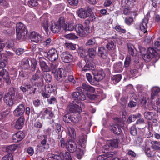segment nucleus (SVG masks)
Wrapping results in <instances>:
<instances>
[{
  "label": "nucleus",
  "mask_w": 160,
  "mask_h": 160,
  "mask_svg": "<svg viewBox=\"0 0 160 160\" xmlns=\"http://www.w3.org/2000/svg\"><path fill=\"white\" fill-rule=\"evenodd\" d=\"M24 123V118L21 116L17 121L15 125V128L17 129H20L23 127Z\"/></svg>",
  "instance_id": "f3484780"
},
{
  "label": "nucleus",
  "mask_w": 160,
  "mask_h": 160,
  "mask_svg": "<svg viewBox=\"0 0 160 160\" xmlns=\"http://www.w3.org/2000/svg\"><path fill=\"white\" fill-rule=\"evenodd\" d=\"M16 31L25 32V26L22 23L19 22L16 24Z\"/></svg>",
  "instance_id": "e433bc0d"
},
{
  "label": "nucleus",
  "mask_w": 160,
  "mask_h": 160,
  "mask_svg": "<svg viewBox=\"0 0 160 160\" xmlns=\"http://www.w3.org/2000/svg\"><path fill=\"white\" fill-rule=\"evenodd\" d=\"M25 108L24 105L21 104L18 106L13 111L14 115L18 117L22 115L25 112Z\"/></svg>",
  "instance_id": "ddd939ff"
},
{
  "label": "nucleus",
  "mask_w": 160,
  "mask_h": 160,
  "mask_svg": "<svg viewBox=\"0 0 160 160\" xmlns=\"http://www.w3.org/2000/svg\"><path fill=\"white\" fill-rule=\"evenodd\" d=\"M131 62V58L130 56H127L124 62V66L125 67H128Z\"/></svg>",
  "instance_id": "864d4df0"
},
{
  "label": "nucleus",
  "mask_w": 160,
  "mask_h": 160,
  "mask_svg": "<svg viewBox=\"0 0 160 160\" xmlns=\"http://www.w3.org/2000/svg\"><path fill=\"white\" fill-rule=\"evenodd\" d=\"M92 72L94 75V79L98 82L102 80L105 75L104 71L102 69L93 70Z\"/></svg>",
  "instance_id": "39448f33"
},
{
  "label": "nucleus",
  "mask_w": 160,
  "mask_h": 160,
  "mask_svg": "<svg viewBox=\"0 0 160 160\" xmlns=\"http://www.w3.org/2000/svg\"><path fill=\"white\" fill-rule=\"evenodd\" d=\"M78 16L81 18H85L88 16L87 14V11L82 8L80 9L78 11Z\"/></svg>",
  "instance_id": "5701e85b"
},
{
  "label": "nucleus",
  "mask_w": 160,
  "mask_h": 160,
  "mask_svg": "<svg viewBox=\"0 0 160 160\" xmlns=\"http://www.w3.org/2000/svg\"><path fill=\"white\" fill-rule=\"evenodd\" d=\"M65 37L68 39L72 40L78 38L75 35L72 33L67 34L65 36Z\"/></svg>",
  "instance_id": "4d7b16f0"
},
{
  "label": "nucleus",
  "mask_w": 160,
  "mask_h": 160,
  "mask_svg": "<svg viewBox=\"0 0 160 160\" xmlns=\"http://www.w3.org/2000/svg\"><path fill=\"white\" fill-rule=\"evenodd\" d=\"M62 156L63 160H72L70 153L68 152H66L64 153H63Z\"/></svg>",
  "instance_id": "6e6d98bb"
},
{
  "label": "nucleus",
  "mask_w": 160,
  "mask_h": 160,
  "mask_svg": "<svg viewBox=\"0 0 160 160\" xmlns=\"http://www.w3.org/2000/svg\"><path fill=\"white\" fill-rule=\"evenodd\" d=\"M7 64V59L6 57L2 58V55L0 53V67H5Z\"/></svg>",
  "instance_id": "37998d69"
},
{
  "label": "nucleus",
  "mask_w": 160,
  "mask_h": 160,
  "mask_svg": "<svg viewBox=\"0 0 160 160\" xmlns=\"http://www.w3.org/2000/svg\"><path fill=\"white\" fill-rule=\"evenodd\" d=\"M74 28V27L73 24L71 23L69 24L68 26L64 23L63 25V29L65 31H72Z\"/></svg>",
  "instance_id": "49530a36"
},
{
  "label": "nucleus",
  "mask_w": 160,
  "mask_h": 160,
  "mask_svg": "<svg viewBox=\"0 0 160 160\" xmlns=\"http://www.w3.org/2000/svg\"><path fill=\"white\" fill-rule=\"evenodd\" d=\"M136 88L138 92V97H140L141 96H142V93L144 92H142V91L143 90V87L141 85H138L136 86Z\"/></svg>",
  "instance_id": "3c124183"
},
{
  "label": "nucleus",
  "mask_w": 160,
  "mask_h": 160,
  "mask_svg": "<svg viewBox=\"0 0 160 160\" xmlns=\"http://www.w3.org/2000/svg\"><path fill=\"white\" fill-rule=\"evenodd\" d=\"M39 64L43 72H48L50 71V68L45 62L42 60H40L39 61Z\"/></svg>",
  "instance_id": "4be33fe9"
},
{
  "label": "nucleus",
  "mask_w": 160,
  "mask_h": 160,
  "mask_svg": "<svg viewBox=\"0 0 160 160\" xmlns=\"http://www.w3.org/2000/svg\"><path fill=\"white\" fill-rule=\"evenodd\" d=\"M2 160H13V156L11 154H8L3 157Z\"/></svg>",
  "instance_id": "680f3d73"
},
{
  "label": "nucleus",
  "mask_w": 160,
  "mask_h": 160,
  "mask_svg": "<svg viewBox=\"0 0 160 160\" xmlns=\"http://www.w3.org/2000/svg\"><path fill=\"white\" fill-rule=\"evenodd\" d=\"M42 74L41 71L38 68L36 72L31 77L30 79L31 82L35 83L37 82L40 79V77H42Z\"/></svg>",
  "instance_id": "2eb2a0df"
},
{
  "label": "nucleus",
  "mask_w": 160,
  "mask_h": 160,
  "mask_svg": "<svg viewBox=\"0 0 160 160\" xmlns=\"http://www.w3.org/2000/svg\"><path fill=\"white\" fill-rule=\"evenodd\" d=\"M73 140L81 146H82V144L84 143L85 141L84 136L82 134L80 135L77 134Z\"/></svg>",
  "instance_id": "aec40b11"
},
{
  "label": "nucleus",
  "mask_w": 160,
  "mask_h": 160,
  "mask_svg": "<svg viewBox=\"0 0 160 160\" xmlns=\"http://www.w3.org/2000/svg\"><path fill=\"white\" fill-rule=\"evenodd\" d=\"M41 82L40 84V85L41 87H43V78L47 82H50L52 80L51 76L49 73L42 74L41 78Z\"/></svg>",
  "instance_id": "dca6fc26"
},
{
  "label": "nucleus",
  "mask_w": 160,
  "mask_h": 160,
  "mask_svg": "<svg viewBox=\"0 0 160 160\" xmlns=\"http://www.w3.org/2000/svg\"><path fill=\"white\" fill-rule=\"evenodd\" d=\"M144 115L145 118L148 120L152 119L154 116V114L153 112L148 111L145 112Z\"/></svg>",
  "instance_id": "ea45409f"
},
{
  "label": "nucleus",
  "mask_w": 160,
  "mask_h": 160,
  "mask_svg": "<svg viewBox=\"0 0 160 160\" xmlns=\"http://www.w3.org/2000/svg\"><path fill=\"white\" fill-rule=\"evenodd\" d=\"M15 91L13 88H10L8 92L5 94L3 100L4 102L10 106H12L14 103Z\"/></svg>",
  "instance_id": "7ed1b4c3"
},
{
  "label": "nucleus",
  "mask_w": 160,
  "mask_h": 160,
  "mask_svg": "<svg viewBox=\"0 0 160 160\" xmlns=\"http://www.w3.org/2000/svg\"><path fill=\"white\" fill-rule=\"evenodd\" d=\"M147 52L151 56L152 58L155 56L157 54V52L156 51L152 48H148Z\"/></svg>",
  "instance_id": "09e8293b"
},
{
  "label": "nucleus",
  "mask_w": 160,
  "mask_h": 160,
  "mask_svg": "<svg viewBox=\"0 0 160 160\" xmlns=\"http://www.w3.org/2000/svg\"><path fill=\"white\" fill-rule=\"evenodd\" d=\"M154 46L157 50L160 52V37L155 42Z\"/></svg>",
  "instance_id": "052dcab7"
},
{
  "label": "nucleus",
  "mask_w": 160,
  "mask_h": 160,
  "mask_svg": "<svg viewBox=\"0 0 160 160\" xmlns=\"http://www.w3.org/2000/svg\"><path fill=\"white\" fill-rule=\"evenodd\" d=\"M89 87V85H88L86 83H83L82 84V87H78L77 88V89L78 91V92H79L80 93H83L85 96V95L82 92V89H83V91H87L88 88Z\"/></svg>",
  "instance_id": "f704fd0d"
},
{
  "label": "nucleus",
  "mask_w": 160,
  "mask_h": 160,
  "mask_svg": "<svg viewBox=\"0 0 160 160\" xmlns=\"http://www.w3.org/2000/svg\"><path fill=\"white\" fill-rule=\"evenodd\" d=\"M142 57L144 60L147 62L149 61L152 58L147 52L146 53H143Z\"/></svg>",
  "instance_id": "603ef678"
},
{
  "label": "nucleus",
  "mask_w": 160,
  "mask_h": 160,
  "mask_svg": "<svg viewBox=\"0 0 160 160\" xmlns=\"http://www.w3.org/2000/svg\"><path fill=\"white\" fill-rule=\"evenodd\" d=\"M61 60L63 62L68 63L71 62L73 59V56L67 52H63L61 54Z\"/></svg>",
  "instance_id": "9b49d317"
},
{
  "label": "nucleus",
  "mask_w": 160,
  "mask_h": 160,
  "mask_svg": "<svg viewBox=\"0 0 160 160\" xmlns=\"http://www.w3.org/2000/svg\"><path fill=\"white\" fill-rule=\"evenodd\" d=\"M114 154L112 153L105 154L99 155L98 157L97 160H105L109 157H113Z\"/></svg>",
  "instance_id": "c9c22d12"
},
{
  "label": "nucleus",
  "mask_w": 160,
  "mask_h": 160,
  "mask_svg": "<svg viewBox=\"0 0 160 160\" xmlns=\"http://www.w3.org/2000/svg\"><path fill=\"white\" fill-rule=\"evenodd\" d=\"M42 26L45 31L48 32V21L46 19H45L43 22H42Z\"/></svg>",
  "instance_id": "de8ad7c7"
},
{
  "label": "nucleus",
  "mask_w": 160,
  "mask_h": 160,
  "mask_svg": "<svg viewBox=\"0 0 160 160\" xmlns=\"http://www.w3.org/2000/svg\"><path fill=\"white\" fill-rule=\"evenodd\" d=\"M11 22V21L8 18L5 17L0 22V23L2 26L8 27L10 26Z\"/></svg>",
  "instance_id": "2f4dec72"
},
{
  "label": "nucleus",
  "mask_w": 160,
  "mask_h": 160,
  "mask_svg": "<svg viewBox=\"0 0 160 160\" xmlns=\"http://www.w3.org/2000/svg\"><path fill=\"white\" fill-rule=\"evenodd\" d=\"M74 28L78 35L82 37L85 36L86 34L85 29L82 24H77Z\"/></svg>",
  "instance_id": "f8f14e48"
},
{
  "label": "nucleus",
  "mask_w": 160,
  "mask_h": 160,
  "mask_svg": "<svg viewBox=\"0 0 160 160\" xmlns=\"http://www.w3.org/2000/svg\"><path fill=\"white\" fill-rule=\"evenodd\" d=\"M71 120L73 123H78L81 120V117L80 114H78L77 115H71Z\"/></svg>",
  "instance_id": "bb28decb"
},
{
  "label": "nucleus",
  "mask_w": 160,
  "mask_h": 160,
  "mask_svg": "<svg viewBox=\"0 0 160 160\" xmlns=\"http://www.w3.org/2000/svg\"><path fill=\"white\" fill-rule=\"evenodd\" d=\"M113 70L115 72H120L123 69L122 63L120 62L115 63L113 65Z\"/></svg>",
  "instance_id": "412c9836"
},
{
  "label": "nucleus",
  "mask_w": 160,
  "mask_h": 160,
  "mask_svg": "<svg viewBox=\"0 0 160 160\" xmlns=\"http://www.w3.org/2000/svg\"><path fill=\"white\" fill-rule=\"evenodd\" d=\"M68 4L73 6H77L78 3V0H67Z\"/></svg>",
  "instance_id": "e2e57ef3"
},
{
  "label": "nucleus",
  "mask_w": 160,
  "mask_h": 160,
  "mask_svg": "<svg viewBox=\"0 0 160 160\" xmlns=\"http://www.w3.org/2000/svg\"><path fill=\"white\" fill-rule=\"evenodd\" d=\"M145 93L143 92L142 96H141L139 97V99L140 100L141 102L143 104H145L146 103V100L145 98Z\"/></svg>",
  "instance_id": "774afa93"
},
{
  "label": "nucleus",
  "mask_w": 160,
  "mask_h": 160,
  "mask_svg": "<svg viewBox=\"0 0 160 160\" xmlns=\"http://www.w3.org/2000/svg\"><path fill=\"white\" fill-rule=\"evenodd\" d=\"M48 58L51 61H54L58 58V55L57 50L54 48L50 49L48 52Z\"/></svg>",
  "instance_id": "9d476101"
},
{
  "label": "nucleus",
  "mask_w": 160,
  "mask_h": 160,
  "mask_svg": "<svg viewBox=\"0 0 160 160\" xmlns=\"http://www.w3.org/2000/svg\"><path fill=\"white\" fill-rule=\"evenodd\" d=\"M24 137V133L22 131H19L14 134L12 137V138L13 142H18L22 140Z\"/></svg>",
  "instance_id": "4468645a"
},
{
  "label": "nucleus",
  "mask_w": 160,
  "mask_h": 160,
  "mask_svg": "<svg viewBox=\"0 0 160 160\" xmlns=\"http://www.w3.org/2000/svg\"><path fill=\"white\" fill-rule=\"evenodd\" d=\"M54 76L58 81L61 82L67 76V72L63 68H59L55 73Z\"/></svg>",
  "instance_id": "423d86ee"
},
{
  "label": "nucleus",
  "mask_w": 160,
  "mask_h": 160,
  "mask_svg": "<svg viewBox=\"0 0 160 160\" xmlns=\"http://www.w3.org/2000/svg\"><path fill=\"white\" fill-rule=\"evenodd\" d=\"M128 47L129 53L133 56H135L137 54V51L134 46L132 44H129Z\"/></svg>",
  "instance_id": "c85d7f7f"
},
{
  "label": "nucleus",
  "mask_w": 160,
  "mask_h": 160,
  "mask_svg": "<svg viewBox=\"0 0 160 160\" xmlns=\"http://www.w3.org/2000/svg\"><path fill=\"white\" fill-rule=\"evenodd\" d=\"M116 43L114 41H109L107 43L106 47L109 50H113L116 48Z\"/></svg>",
  "instance_id": "cd10ccee"
},
{
  "label": "nucleus",
  "mask_w": 160,
  "mask_h": 160,
  "mask_svg": "<svg viewBox=\"0 0 160 160\" xmlns=\"http://www.w3.org/2000/svg\"><path fill=\"white\" fill-rule=\"evenodd\" d=\"M96 43V41L95 38H92L88 40L86 43V46H92Z\"/></svg>",
  "instance_id": "8fccbe9b"
},
{
  "label": "nucleus",
  "mask_w": 160,
  "mask_h": 160,
  "mask_svg": "<svg viewBox=\"0 0 160 160\" xmlns=\"http://www.w3.org/2000/svg\"><path fill=\"white\" fill-rule=\"evenodd\" d=\"M64 25V18L63 17L59 18L57 21H52L50 24L51 31L54 33L59 32L61 28H63Z\"/></svg>",
  "instance_id": "f03ea898"
},
{
  "label": "nucleus",
  "mask_w": 160,
  "mask_h": 160,
  "mask_svg": "<svg viewBox=\"0 0 160 160\" xmlns=\"http://www.w3.org/2000/svg\"><path fill=\"white\" fill-rule=\"evenodd\" d=\"M98 55L102 58H104L107 55V51L103 47L98 48Z\"/></svg>",
  "instance_id": "b1692460"
},
{
  "label": "nucleus",
  "mask_w": 160,
  "mask_h": 160,
  "mask_svg": "<svg viewBox=\"0 0 160 160\" xmlns=\"http://www.w3.org/2000/svg\"><path fill=\"white\" fill-rule=\"evenodd\" d=\"M95 67V64L93 62H88L86 63L84 66L82 68V71L85 72H87L90 70H92L93 71L94 70Z\"/></svg>",
  "instance_id": "a211bd4d"
},
{
  "label": "nucleus",
  "mask_w": 160,
  "mask_h": 160,
  "mask_svg": "<svg viewBox=\"0 0 160 160\" xmlns=\"http://www.w3.org/2000/svg\"><path fill=\"white\" fill-rule=\"evenodd\" d=\"M42 119H38L34 123V127L36 128H41L42 125Z\"/></svg>",
  "instance_id": "c03bdc74"
},
{
  "label": "nucleus",
  "mask_w": 160,
  "mask_h": 160,
  "mask_svg": "<svg viewBox=\"0 0 160 160\" xmlns=\"http://www.w3.org/2000/svg\"><path fill=\"white\" fill-rule=\"evenodd\" d=\"M41 143L42 145L43 146L44 149L47 150L49 146L48 144H46L47 141V136L46 135H43L41 137Z\"/></svg>",
  "instance_id": "a878e982"
},
{
  "label": "nucleus",
  "mask_w": 160,
  "mask_h": 160,
  "mask_svg": "<svg viewBox=\"0 0 160 160\" xmlns=\"http://www.w3.org/2000/svg\"><path fill=\"white\" fill-rule=\"evenodd\" d=\"M24 86L26 87L27 91H29L30 94H34L35 92V88H34L33 86L29 84H24Z\"/></svg>",
  "instance_id": "7c9ffc66"
},
{
  "label": "nucleus",
  "mask_w": 160,
  "mask_h": 160,
  "mask_svg": "<svg viewBox=\"0 0 160 160\" xmlns=\"http://www.w3.org/2000/svg\"><path fill=\"white\" fill-rule=\"evenodd\" d=\"M110 143L112 147H117L118 144V139H113L110 141Z\"/></svg>",
  "instance_id": "5fc2aeb1"
},
{
  "label": "nucleus",
  "mask_w": 160,
  "mask_h": 160,
  "mask_svg": "<svg viewBox=\"0 0 160 160\" xmlns=\"http://www.w3.org/2000/svg\"><path fill=\"white\" fill-rule=\"evenodd\" d=\"M43 39L42 36L37 32H32L31 33L30 39L32 42L39 43L42 41Z\"/></svg>",
  "instance_id": "6e6552de"
},
{
  "label": "nucleus",
  "mask_w": 160,
  "mask_h": 160,
  "mask_svg": "<svg viewBox=\"0 0 160 160\" xmlns=\"http://www.w3.org/2000/svg\"><path fill=\"white\" fill-rule=\"evenodd\" d=\"M4 67H0V76L2 77L3 78H7L8 77V72Z\"/></svg>",
  "instance_id": "72a5a7b5"
},
{
  "label": "nucleus",
  "mask_w": 160,
  "mask_h": 160,
  "mask_svg": "<svg viewBox=\"0 0 160 160\" xmlns=\"http://www.w3.org/2000/svg\"><path fill=\"white\" fill-rule=\"evenodd\" d=\"M160 92V88L157 87H153L152 88L151 98L152 99L154 98V97L157 96L158 93Z\"/></svg>",
  "instance_id": "473e14b6"
},
{
  "label": "nucleus",
  "mask_w": 160,
  "mask_h": 160,
  "mask_svg": "<svg viewBox=\"0 0 160 160\" xmlns=\"http://www.w3.org/2000/svg\"><path fill=\"white\" fill-rule=\"evenodd\" d=\"M137 118L136 116L135 115H132L129 116L128 119V123H131L132 122L135 121Z\"/></svg>",
  "instance_id": "338daca9"
},
{
  "label": "nucleus",
  "mask_w": 160,
  "mask_h": 160,
  "mask_svg": "<svg viewBox=\"0 0 160 160\" xmlns=\"http://www.w3.org/2000/svg\"><path fill=\"white\" fill-rule=\"evenodd\" d=\"M56 90V87L53 85L47 84L45 86V90L42 93L44 98L50 97L51 93L54 92Z\"/></svg>",
  "instance_id": "20e7f679"
},
{
  "label": "nucleus",
  "mask_w": 160,
  "mask_h": 160,
  "mask_svg": "<svg viewBox=\"0 0 160 160\" xmlns=\"http://www.w3.org/2000/svg\"><path fill=\"white\" fill-rule=\"evenodd\" d=\"M72 97L74 101L73 103L71 104L68 106L67 111L69 113L82 112V108L84 107V105L83 103H81V101L86 99V96L79 92H75L72 93Z\"/></svg>",
  "instance_id": "f257e3e1"
},
{
  "label": "nucleus",
  "mask_w": 160,
  "mask_h": 160,
  "mask_svg": "<svg viewBox=\"0 0 160 160\" xmlns=\"http://www.w3.org/2000/svg\"><path fill=\"white\" fill-rule=\"evenodd\" d=\"M148 20L147 18H144L142 20L139 26V28L141 30L139 32V34H142V33L145 34L147 33L148 31L146 30L148 28Z\"/></svg>",
  "instance_id": "1a4fd4ad"
},
{
  "label": "nucleus",
  "mask_w": 160,
  "mask_h": 160,
  "mask_svg": "<svg viewBox=\"0 0 160 160\" xmlns=\"http://www.w3.org/2000/svg\"><path fill=\"white\" fill-rule=\"evenodd\" d=\"M110 129L114 133L118 135L120 134L122 132L121 128L116 124L111 126Z\"/></svg>",
  "instance_id": "393cba45"
},
{
  "label": "nucleus",
  "mask_w": 160,
  "mask_h": 160,
  "mask_svg": "<svg viewBox=\"0 0 160 160\" xmlns=\"http://www.w3.org/2000/svg\"><path fill=\"white\" fill-rule=\"evenodd\" d=\"M77 145L73 140L70 139L67 141L66 148L71 152H73L76 150Z\"/></svg>",
  "instance_id": "0eeeda50"
},
{
  "label": "nucleus",
  "mask_w": 160,
  "mask_h": 160,
  "mask_svg": "<svg viewBox=\"0 0 160 160\" xmlns=\"http://www.w3.org/2000/svg\"><path fill=\"white\" fill-rule=\"evenodd\" d=\"M115 29L117 31L124 33L126 32V30L123 28L120 25H117L115 26Z\"/></svg>",
  "instance_id": "13d9d810"
},
{
  "label": "nucleus",
  "mask_w": 160,
  "mask_h": 160,
  "mask_svg": "<svg viewBox=\"0 0 160 160\" xmlns=\"http://www.w3.org/2000/svg\"><path fill=\"white\" fill-rule=\"evenodd\" d=\"M130 133L133 136H135L137 133L136 127L134 125H132L130 129Z\"/></svg>",
  "instance_id": "bf43d9fd"
},
{
  "label": "nucleus",
  "mask_w": 160,
  "mask_h": 160,
  "mask_svg": "<svg viewBox=\"0 0 160 160\" xmlns=\"http://www.w3.org/2000/svg\"><path fill=\"white\" fill-rule=\"evenodd\" d=\"M151 148L156 150H160V142L153 141L151 142Z\"/></svg>",
  "instance_id": "c756f323"
},
{
  "label": "nucleus",
  "mask_w": 160,
  "mask_h": 160,
  "mask_svg": "<svg viewBox=\"0 0 160 160\" xmlns=\"http://www.w3.org/2000/svg\"><path fill=\"white\" fill-rule=\"evenodd\" d=\"M65 46L68 49L70 50H74L76 49V44L70 42H66Z\"/></svg>",
  "instance_id": "4c0bfd02"
},
{
  "label": "nucleus",
  "mask_w": 160,
  "mask_h": 160,
  "mask_svg": "<svg viewBox=\"0 0 160 160\" xmlns=\"http://www.w3.org/2000/svg\"><path fill=\"white\" fill-rule=\"evenodd\" d=\"M26 19L28 22L34 21L35 19V16L32 13H27L25 16Z\"/></svg>",
  "instance_id": "58836bf2"
},
{
  "label": "nucleus",
  "mask_w": 160,
  "mask_h": 160,
  "mask_svg": "<svg viewBox=\"0 0 160 160\" xmlns=\"http://www.w3.org/2000/svg\"><path fill=\"white\" fill-rule=\"evenodd\" d=\"M17 148L16 145L13 144L9 146L8 147L7 149L8 150V152H14Z\"/></svg>",
  "instance_id": "0e129e2a"
},
{
  "label": "nucleus",
  "mask_w": 160,
  "mask_h": 160,
  "mask_svg": "<svg viewBox=\"0 0 160 160\" xmlns=\"http://www.w3.org/2000/svg\"><path fill=\"white\" fill-rule=\"evenodd\" d=\"M67 134L71 139L72 140H73L77 135L75 129L73 128L70 127L67 128Z\"/></svg>",
  "instance_id": "6ab92c4d"
},
{
  "label": "nucleus",
  "mask_w": 160,
  "mask_h": 160,
  "mask_svg": "<svg viewBox=\"0 0 160 160\" xmlns=\"http://www.w3.org/2000/svg\"><path fill=\"white\" fill-rule=\"evenodd\" d=\"M22 68L25 69H28L30 67L28 60L24 59L22 62Z\"/></svg>",
  "instance_id": "a19ab883"
},
{
  "label": "nucleus",
  "mask_w": 160,
  "mask_h": 160,
  "mask_svg": "<svg viewBox=\"0 0 160 160\" xmlns=\"http://www.w3.org/2000/svg\"><path fill=\"white\" fill-rule=\"evenodd\" d=\"M88 51L89 55L91 57H94L96 54V51L93 48L89 49Z\"/></svg>",
  "instance_id": "69168bd1"
},
{
  "label": "nucleus",
  "mask_w": 160,
  "mask_h": 160,
  "mask_svg": "<svg viewBox=\"0 0 160 160\" xmlns=\"http://www.w3.org/2000/svg\"><path fill=\"white\" fill-rule=\"evenodd\" d=\"M50 66L52 72L55 74V73L57 71V65L56 63L55 62H52L50 63Z\"/></svg>",
  "instance_id": "a18cd8bd"
},
{
  "label": "nucleus",
  "mask_w": 160,
  "mask_h": 160,
  "mask_svg": "<svg viewBox=\"0 0 160 160\" xmlns=\"http://www.w3.org/2000/svg\"><path fill=\"white\" fill-rule=\"evenodd\" d=\"M17 38L18 40L23 39L25 38V32L16 31Z\"/></svg>",
  "instance_id": "79ce46f5"
}]
</instances>
